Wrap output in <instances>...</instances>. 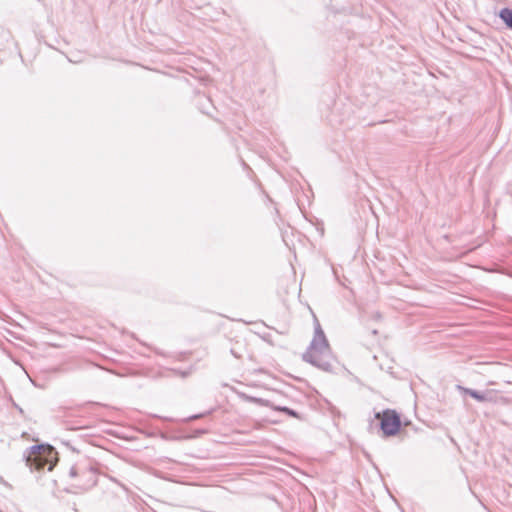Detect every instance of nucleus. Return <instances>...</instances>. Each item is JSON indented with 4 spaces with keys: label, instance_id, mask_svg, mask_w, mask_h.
I'll return each mask as SVG.
<instances>
[{
    "label": "nucleus",
    "instance_id": "obj_1",
    "mask_svg": "<svg viewBox=\"0 0 512 512\" xmlns=\"http://www.w3.org/2000/svg\"><path fill=\"white\" fill-rule=\"evenodd\" d=\"M303 360L323 370L332 369V355L328 340L318 320H315V333L309 348L303 354Z\"/></svg>",
    "mask_w": 512,
    "mask_h": 512
},
{
    "label": "nucleus",
    "instance_id": "obj_2",
    "mask_svg": "<svg viewBox=\"0 0 512 512\" xmlns=\"http://www.w3.org/2000/svg\"><path fill=\"white\" fill-rule=\"evenodd\" d=\"M52 454L50 446L33 445L28 452L24 454L26 464L35 470H42L48 464V456Z\"/></svg>",
    "mask_w": 512,
    "mask_h": 512
},
{
    "label": "nucleus",
    "instance_id": "obj_3",
    "mask_svg": "<svg viewBox=\"0 0 512 512\" xmlns=\"http://www.w3.org/2000/svg\"><path fill=\"white\" fill-rule=\"evenodd\" d=\"M375 417L380 419V428L384 435L394 436L400 430L401 420L394 410L386 409L382 414L376 413Z\"/></svg>",
    "mask_w": 512,
    "mask_h": 512
},
{
    "label": "nucleus",
    "instance_id": "obj_4",
    "mask_svg": "<svg viewBox=\"0 0 512 512\" xmlns=\"http://www.w3.org/2000/svg\"><path fill=\"white\" fill-rule=\"evenodd\" d=\"M69 474L71 477L81 476L85 479V482L79 485L83 490H88L97 484L96 471L91 467L81 468L79 466L71 467Z\"/></svg>",
    "mask_w": 512,
    "mask_h": 512
},
{
    "label": "nucleus",
    "instance_id": "obj_5",
    "mask_svg": "<svg viewBox=\"0 0 512 512\" xmlns=\"http://www.w3.org/2000/svg\"><path fill=\"white\" fill-rule=\"evenodd\" d=\"M457 389L465 394L469 395L470 397L474 398L478 402H489V403H495L497 402V397L494 390H486L484 392H480L471 388H467L461 385L457 386Z\"/></svg>",
    "mask_w": 512,
    "mask_h": 512
},
{
    "label": "nucleus",
    "instance_id": "obj_6",
    "mask_svg": "<svg viewBox=\"0 0 512 512\" xmlns=\"http://www.w3.org/2000/svg\"><path fill=\"white\" fill-rule=\"evenodd\" d=\"M499 17L508 28L512 29V9L503 8L499 13Z\"/></svg>",
    "mask_w": 512,
    "mask_h": 512
},
{
    "label": "nucleus",
    "instance_id": "obj_7",
    "mask_svg": "<svg viewBox=\"0 0 512 512\" xmlns=\"http://www.w3.org/2000/svg\"><path fill=\"white\" fill-rule=\"evenodd\" d=\"M274 409H275L276 411L283 412V413H285V414H287V415H289V416H291V417L300 418L299 414H298L295 410L290 409V408H288V407H285V406H276V407H274Z\"/></svg>",
    "mask_w": 512,
    "mask_h": 512
},
{
    "label": "nucleus",
    "instance_id": "obj_8",
    "mask_svg": "<svg viewBox=\"0 0 512 512\" xmlns=\"http://www.w3.org/2000/svg\"><path fill=\"white\" fill-rule=\"evenodd\" d=\"M242 397L246 400V401H249L251 403H255V404H259V405H263V406H266L268 405V401L262 399V398H257V397H253V396H248V395H245L243 394Z\"/></svg>",
    "mask_w": 512,
    "mask_h": 512
},
{
    "label": "nucleus",
    "instance_id": "obj_9",
    "mask_svg": "<svg viewBox=\"0 0 512 512\" xmlns=\"http://www.w3.org/2000/svg\"><path fill=\"white\" fill-rule=\"evenodd\" d=\"M205 414H197V415H193L191 417H189L187 420L188 421H191V420H196V419H199L201 417H203Z\"/></svg>",
    "mask_w": 512,
    "mask_h": 512
}]
</instances>
